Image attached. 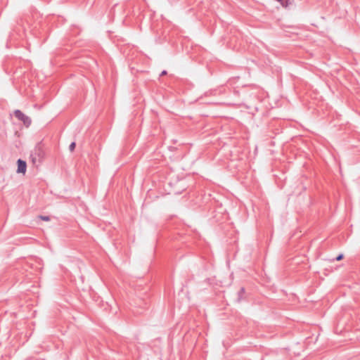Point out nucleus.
Listing matches in <instances>:
<instances>
[{
  "mask_svg": "<svg viewBox=\"0 0 360 360\" xmlns=\"http://www.w3.org/2000/svg\"><path fill=\"white\" fill-rule=\"evenodd\" d=\"M14 115L18 120L22 122L25 127H29L31 125V119L22 111L19 110H15Z\"/></svg>",
  "mask_w": 360,
  "mask_h": 360,
  "instance_id": "obj_1",
  "label": "nucleus"
},
{
  "mask_svg": "<svg viewBox=\"0 0 360 360\" xmlns=\"http://www.w3.org/2000/svg\"><path fill=\"white\" fill-rule=\"evenodd\" d=\"M17 165H18L17 173L25 174L26 172V169H27L26 162L19 159L17 161Z\"/></svg>",
  "mask_w": 360,
  "mask_h": 360,
  "instance_id": "obj_2",
  "label": "nucleus"
},
{
  "mask_svg": "<svg viewBox=\"0 0 360 360\" xmlns=\"http://www.w3.org/2000/svg\"><path fill=\"white\" fill-rule=\"evenodd\" d=\"M293 0H283L281 2V4L285 7L288 8L290 5L292 4Z\"/></svg>",
  "mask_w": 360,
  "mask_h": 360,
  "instance_id": "obj_3",
  "label": "nucleus"
},
{
  "mask_svg": "<svg viewBox=\"0 0 360 360\" xmlns=\"http://www.w3.org/2000/svg\"><path fill=\"white\" fill-rule=\"evenodd\" d=\"M39 218L41 220L46 221H48L50 220V218L48 216H39Z\"/></svg>",
  "mask_w": 360,
  "mask_h": 360,
  "instance_id": "obj_4",
  "label": "nucleus"
},
{
  "mask_svg": "<svg viewBox=\"0 0 360 360\" xmlns=\"http://www.w3.org/2000/svg\"><path fill=\"white\" fill-rule=\"evenodd\" d=\"M75 146H76V144H75V142L71 143H70V145L69 146V149H70L71 151H72V150L75 149Z\"/></svg>",
  "mask_w": 360,
  "mask_h": 360,
  "instance_id": "obj_5",
  "label": "nucleus"
},
{
  "mask_svg": "<svg viewBox=\"0 0 360 360\" xmlns=\"http://www.w3.org/2000/svg\"><path fill=\"white\" fill-rule=\"evenodd\" d=\"M342 257H343V255H342V254H341V255H339L336 257V260H337V261H340V260H341V259H342Z\"/></svg>",
  "mask_w": 360,
  "mask_h": 360,
  "instance_id": "obj_6",
  "label": "nucleus"
},
{
  "mask_svg": "<svg viewBox=\"0 0 360 360\" xmlns=\"http://www.w3.org/2000/svg\"><path fill=\"white\" fill-rule=\"evenodd\" d=\"M167 74V72L165 70H163L161 73V75H165Z\"/></svg>",
  "mask_w": 360,
  "mask_h": 360,
  "instance_id": "obj_7",
  "label": "nucleus"
}]
</instances>
